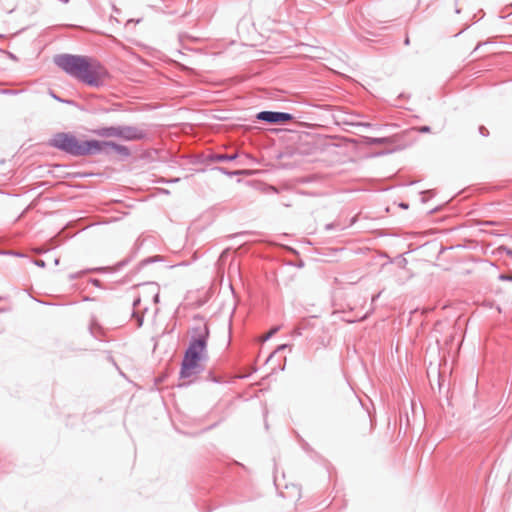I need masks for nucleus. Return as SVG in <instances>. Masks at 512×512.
Masks as SVG:
<instances>
[{
    "mask_svg": "<svg viewBox=\"0 0 512 512\" xmlns=\"http://www.w3.org/2000/svg\"><path fill=\"white\" fill-rule=\"evenodd\" d=\"M437 196L438 194H422L421 204L427 213L436 212L451 201V198L438 199Z\"/></svg>",
    "mask_w": 512,
    "mask_h": 512,
    "instance_id": "nucleus-9",
    "label": "nucleus"
},
{
    "mask_svg": "<svg viewBox=\"0 0 512 512\" xmlns=\"http://www.w3.org/2000/svg\"><path fill=\"white\" fill-rule=\"evenodd\" d=\"M457 192H459V193L466 192V189L462 188V189H459Z\"/></svg>",
    "mask_w": 512,
    "mask_h": 512,
    "instance_id": "nucleus-30",
    "label": "nucleus"
},
{
    "mask_svg": "<svg viewBox=\"0 0 512 512\" xmlns=\"http://www.w3.org/2000/svg\"><path fill=\"white\" fill-rule=\"evenodd\" d=\"M49 95L58 102L72 106L76 105V101H74L73 99H63L62 97L58 96L52 89H49Z\"/></svg>",
    "mask_w": 512,
    "mask_h": 512,
    "instance_id": "nucleus-15",
    "label": "nucleus"
},
{
    "mask_svg": "<svg viewBox=\"0 0 512 512\" xmlns=\"http://www.w3.org/2000/svg\"><path fill=\"white\" fill-rule=\"evenodd\" d=\"M113 11L116 12V13L120 12V10L115 5H113Z\"/></svg>",
    "mask_w": 512,
    "mask_h": 512,
    "instance_id": "nucleus-28",
    "label": "nucleus"
},
{
    "mask_svg": "<svg viewBox=\"0 0 512 512\" xmlns=\"http://www.w3.org/2000/svg\"><path fill=\"white\" fill-rule=\"evenodd\" d=\"M54 64L66 75L92 88H102L112 79L109 70L95 57L61 53L53 58Z\"/></svg>",
    "mask_w": 512,
    "mask_h": 512,
    "instance_id": "nucleus-1",
    "label": "nucleus"
},
{
    "mask_svg": "<svg viewBox=\"0 0 512 512\" xmlns=\"http://www.w3.org/2000/svg\"><path fill=\"white\" fill-rule=\"evenodd\" d=\"M510 14H511V11H508V12H507V14H506L505 16H502V18H505V17H507V16H510Z\"/></svg>",
    "mask_w": 512,
    "mask_h": 512,
    "instance_id": "nucleus-31",
    "label": "nucleus"
},
{
    "mask_svg": "<svg viewBox=\"0 0 512 512\" xmlns=\"http://www.w3.org/2000/svg\"><path fill=\"white\" fill-rule=\"evenodd\" d=\"M414 130H416L417 132H419L421 134H426V133L431 132V127L428 125H423V126L415 127Z\"/></svg>",
    "mask_w": 512,
    "mask_h": 512,
    "instance_id": "nucleus-16",
    "label": "nucleus"
},
{
    "mask_svg": "<svg viewBox=\"0 0 512 512\" xmlns=\"http://www.w3.org/2000/svg\"><path fill=\"white\" fill-rule=\"evenodd\" d=\"M116 138L124 141H142L148 138L147 131L132 125H117Z\"/></svg>",
    "mask_w": 512,
    "mask_h": 512,
    "instance_id": "nucleus-8",
    "label": "nucleus"
},
{
    "mask_svg": "<svg viewBox=\"0 0 512 512\" xmlns=\"http://www.w3.org/2000/svg\"><path fill=\"white\" fill-rule=\"evenodd\" d=\"M6 36L0 33V39H4Z\"/></svg>",
    "mask_w": 512,
    "mask_h": 512,
    "instance_id": "nucleus-33",
    "label": "nucleus"
},
{
    "mask_svg": "<svg viewBox=\"0 0 512 512\" xmlns=\"http://www.w3.org/2000/svg\"><path fill=\"white\" fill-rule=\"evenodd\" d=\"M21 91L20 90H14V89H0V94L2 95H17Z\"/></svg>",
    "mask_w": 512,
    "mask_h": 512,
    "instance_id": "nucleus-17",
    "label": "nucleus"
},
{
    "mask_svg": "<svg viewBox=\"0 0 512 512\" xmlns=\"http://www.w3.org/2000/svg\"><path fill=\"white\" fill-rule=\"evenodd\" d=\"M360 125H361V126H364V127H371V126H372V124H371V123H367V122H365V123H361Z\"/></svg>",
    "mask_w": 512,
    "mask_h": 512,
    "instance_id": "nucleus-26",
    "label": "nucleus"
},
{
    "mask_svg": "<svg viewBox=\"0 0 512 512\" xmlns=\"http://www.w3.org/2000/svg\"><path fill=\"white\" fill-rule=\"evenodd\" d=\"M0 52L6 54L11 60L18 61V57L14 53L3 50L2 48H0Z\"/></svg>",
    "mask_w": 512,
    "mask_h": 512,
    "instance_id": "nucleus-19",
    "label": "nucleus"
},
{
    "mask_svg": "<svg viewBox=\"0 0 512 512\" xmlns=\"http://www.w3.org/2000/svg\"><path fill=\"white\" fill-rule=\"evenodd\" d=\"M93 134L102 138H110L117 136V125L102 126L94 129Z\"/></svg>",
    "mask_w": 512,
    "mask_h": 512,
    "instance_id": "nucleus-11",
    "label": "nucleus"
},
{
    "mask_svg": "<svg viewBox=\"0 0 512 512\" xmlns=\"http://www.w3.org/2000/svg\"><path fill=\"white\" fill-rule=\"evenodd\" d=\"M271 192L277 193V192H279V191H278L277 189L273 188V189L271 190Z\"/></svg>",
    "mask_w": 512,
    "mask_h": 512,
    "instance_id": "nucleus-34",
    "label": "nucleus"
},
{
    "mask_svg": "<svg viewBox=\"0 0 512 512\" xmlns=\"http://www.w3.org/2000/svg\"><path fill=\"white\" fill-rule=\"evenodd\" d=\"M400 207H402V208H405V209H406V208H408V205H407V204H404V203H400Z\"/></svg>",
    "mask_w": 512,
    "mask_h": 512,
    "instance_id": "nucleus-29",
    "label": "nucleus"
},
{
    "mask_svg": "<svg viewBox=\"0 0 512 512\" xmlns=\"http://www.w3.org/2000/svg\"><path fill=\"white\" fill-rule=\"evenodd\" d=\"M402 136L400 134H394L388 137H371V136H361L360 143L365 146H373V145H387L384 150L373 152L369 155V157H380L384 155L391 154L397 150L404 148L399 142L401 141Z\"/></svg>",
    "mask_w": 512,
    "mask_h": 512,
    "instance_id": "nucleus-4",
    "label": "nucleus"
},
{
    "mask_svg": "<svg viewBox=\"0 0 512 512\" xmlns=\"http://www.w3.org/2000/svg\"><path fill=\"white\" fill-rule=\"evenodd\" d=\"M511 183H512V181L505 180L495 186L480 187V188L474 189L472 192H493L496 190L508 189V188H510Z\"/></svg>",
    "mask_w": 512,
    "mask_h": 512,
    "instance_id": "nucleus-13",
    "label": "nucleus"
},
{
    "mask_svg": "<svg viewBox=\"0 0 512 512\" xmlns=\"http://www.w3.org/2000/svg\"><path fill=\"white\" fill-rule=\"evenodd\" d=\"M418 192H425V193H428V192H436L434 189H421L419 190Z\"/></svg>",
    "mask_w": 512,
    "mask_h": 512,
    "instance_id": "nucleus-24",
    "label": "nucleus"
},
{
    "mask_svg": "<svg viewBox=\"0 0 512 512\" xmlns=\"http://www.w3.org/2000/svg\"><path fill=\"white\" fill-rule=\"evenodd\" d=\"M211 152L209 153H197L192 156L191 163L194 165H203L202 168L197 169L198 171L205 172L207 170H210L211 165L213 164L212 161H210Z\"/></svg>",
    "mask_w": 512,
    "mask_h": 512,
    "instance_id": "nucleus-10",
    "label": "nucleus"
},
{
    "mask_svg": "<svg viewBox=\"0 0 512 512\" xmlns=\"http://www.w3.org/2000/svg\"><path fill=\"white\" fill-rule=\"evenodd\" d=\"M485 43H478L477 46L475 47L474 51L478 50L480 48V46L484 45Z\"/></svg>",
    "mask_w": 512,
    "mask_h": 512,
    "instance_id": "nucleus-27",
    "label": "nucleus"
},
{
    "mask_svg": "<svg viewBox=\"0 0 512 512\" xmlns=\"http://www.w3.org/2000/svg\"><path fill=\"white\" fill-rule=\"evenodd\" d=\"M507 254H508L509 257L512 258V251L511 250H509Z\"/></svg>",
    "mask_w": 512,
    "mask_h": 512,
    "instance_id": "nucleus-32",
    "label": "nucleus"
},
{
    "mask_svg": "<svg viewBox=\"0 0 512 512\" xmlns=\"http://www.w3.org/2000/svg\"><path fill=\"white\" fill-rule=\"evenodd\" d=\"M96 138H79L74 132H56L46 142L50 148L56 149L69 157L95 156Z\"/></svg>",
    "mask_w": 512,
    "mask_h": 512,
    "instance_id": "nucleus-3",
    "label": "nucleus"
},
{
    "mask_svg": "<svg viewBox=\"0 0 512 512\" xmlns=\"http://www.w3.org/2000/svg\"><path fill=\"white\" fill-rule=\"evenodd\" d=\"M378 182L380 185L375 187L373 190H368L365 188H346L342 189L340 192H388L398 187H406L416 183V181L412 179L404 180L400 178H387L378 180Z\"/></svg>",
    "mask_w": 512,
    "mask_h": 512,
    "instance_id": "nucleus-6",
    "label": "nucleus"
},
{
    "mask_svg": "<svg viewBox=\"0 0 512 512\" xmlns=\"http://www.w3.org/2000/svg\"><path fill=\"white\" fill-rule=\"evenodd\" d=\"M183 37H189V36H188V34H187V33H181V34H179V38H180V40H182V39H183Z\"/></svg>",
    "mask_w": 512,
    "mask_h": 512,
    "instance_id": "nucleus-25",
    "label": "nucleus"
},
{
    "mask_svg": "<svg viewBox=\"0 0 512 512\" xmlns=\"http://www.w3.org/2000/svg\"><path fill=\"white\" fill-rule=\"evenodd\" d=\"M210 171H219L222 174H225L227 176H238L241 173L240 170L230 171L229 169H227L225 167H221V166H212V167H210Z\"/></svg>",
    "mask_w": 512,
    "mask_h": 512,
    "instance_id": "nucleus-14",
    "label": "nucleus"
},
{
    "mask_svg": "<svg viewBox=\"0 0 512 512\" xmlns=\"http://www.w3.org/2000/svg\"><path fill=\"white\" fill-rule=\"evenodd\" d=\"M95 155H104L106 157L116 155L118 161H126L131 157L132 152L128 146L113 140L96 139Z\"/></svg>",
    "mask_w": 512,
    "mask_h": 512,
    "instance_id": "nucleus-5",
    "label": "nucleus"
},
{
    "mask_svg": "<svg viewBox=\"0 0 512 512\" xmlns=\"http://www.w3.org/2000/svg\"><path fill=\"white\" fill-rule=\"evenodd\" d=\"M454 2H455V5H456L455 13L456 14H460L461 13V9L457 7L459 0H454Z\"/></svg>",
    "mask_w": 512,
    "mask_h": 512,
    "instance_id": "nucleus-23",
    "label": "nucleus"
},
{
    "mask_svg": "<svg viewBox=\"0 0 512 512\" xmlns=\"http://www.w3.org/2000/svg\"><path fill=\"white\" fill-rule=\"evenodd\" d=\"M478 131H479V134H480L481 136H483V137H488V136H489V131H488V129H487L485 126H483V125H480V126L478 127Z\"/></svg>",
    "mask_w": 512,
    "mask_h": 512,
    "instance_id": "nucleus-20",
    "label": "nucleus"
},
{
    "mask_svg": "<svg viewBox=\"0 0 512 512\" xmlns=\"http://www.w3.org/2000/svg\"><path fill=\"white\" fill-rule=\"evenodd\" d=\"M189 334L190 342L180 372L182 378H190L197 374L201 368V361L206 357L209 328L204 318H194Z\"/></svg>",
    "mask_w": 512,
    "mask_h": 512,
    "instance_id": "nucleus-2",
    "label": "nucleus"
},
{
    "mask_svg": "<svg viewBox=\"0 0 512 512\" xmlns=\"http://www.w3.org/2000/svg\"><path fill=\"white\" fill-rule=\"evenodd\" d=\"M294 114L283 111L262 110L255 114V121L268 125H284L294 121Z\"/></svg>",
    "mask_w": 512,
    "mask_h": 512,
    "instance_id": "nucleus-7",
    "label": "nucleus"
},
{
    "mask_svg": "<svg viewBox=\"0 0 512 512\" xmlns=\"http://www.w3.org/2000/svg\"><path fill=\"white\" fill-rule=\"evenodd\" d=\"M404 45H406V46L410 45V38H409L408 34H406V36L404 38Z\"/></svg>",
    "mask_w": 512,
    "mask_h": 512,
    "instance_id": "nucleus-22",
    "label": "nucleus"
},
{
    "mask_svg": "<svg viewBox=\"0 0 512 512\" xmlns=\"http://www.w3.org/2000/svg\"><path fill=\"white\" fill-rule=\"evenodd\" d=\"M278 331L277 327H274L270 329L264 336H262V341L268 340L270 337H272L276 332Z\"/></svg>",
    "mask_w": 512,
    "mask_h": 512,
    "instance_id": "nucleus-18",
    "label": "nucleus"
},
{
    "mask_svg": "<svg viewBox=\"0 0 512 512\" xmlns=\"http://www.w3.org/2000/svg\"><path fill=\"white\" fill-rule=\"evenodd\" d=\"M154 192L164 193V192H170V191L168 189H165V188H155Z\"/></svg>",
    "mask_w": 512,
    "mask_h": 512,
    "instance_id": "nucleus-21",
    "label": "nucleus"
},
{
    "mask_svg": "<svg viewBox=\"0 0 512 512\" xmlns=\"http://www.w3.org/2000/svg\"><path fill=\"white\" fill-rule=\"evenodd\" d=\"M238 158V154H222V153H215L211 152V157L209 158L210 161L213 163L215 162H232L235 161Z\"/></svg>",
    "mask_w": 512,
    "mask_h": 512,
    "instance_id": "nucleus-12",
    "label": "nucleus"
}]
</instances>
